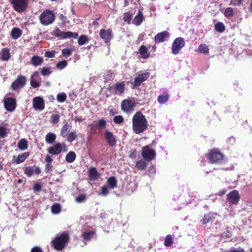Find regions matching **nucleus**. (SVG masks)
<instances>
[{
  "instance_id": "nucleus-1",
  "label": "nucleus",
  "mask_w": 252,
  "mask_h": 252,
  "mask_svg": "<svg viewBox=\"0 0 252 252\" xmlns=\"http://www.w3.org/2000/svg\"><path fill=\"white\" fill-rule=\"evenodd\" d=\"M132 130L136 134H140L148 128V122L142 112H137L132 117Z\"/></svg>"
},
{
  "instance_id": "nucleus-2",
  "label": "nucleus",
  "mask_w": 252,
  "mask_h": 252,
  "mask_svg": "<svg viewBox=\"0 0 252 252\" xmlns=\"http://www.w3.org/2000/svg\"><path fill=\"white\" fill-rule=\"evenodd\" d=\"M69 238L68 234L65 232L62 233L61 235L56 237L52 241V246L57 251L63 250L65 245L68 243Z\"/></svg>"
},
{
  "instance_id": "nucleus-3",
  "label": "nucleus",
  "mask_w": 252,
  "mask_h": 252,
  "mask_svg": "<svg viewBox=\"0 0 252 252\" xmlns=\"http://www.w3.org/2000/svg\"><path fill=\"white\" fill-rule=\"evenodd\" d=\"M51 34L56 37H59L61 39H65L70 38H76L78 34L77 32H63L59 28L54 30L52 32Z\"/></svg>"
},
{
  "instance_id": "nucleus-4",
  "label": "nucleus",
  "mask_w": 252,
  "mask_h": 252,
  "mask_svg": "<svg viewBox=\"0 0 252 252\" xmlns=\"http://www.w3.org/2000/svg\"><path fill=\"white\" fill-rule=\"evenodd\" d=\"M54 13L49 10L44 11L40 16V20L42 24L48 25L52 24L55 20Z\"/></svg>"
},
{
  "instance_id": "nucleus-5",
  "label": "nucleus",
  "mask_w": 252,
  "mask_h": 252,
  "mask_svg": "<svg viewBox=\"0 0 252 252\" xmlns=\"http://www.w3.org/2000/svg\"><path fill=\"white\" fill-rule=\"evenodd\" d=\"M29 0H11L13 9L19 13L25 11L28 5Z\"/></svg>"
},
{
  "instance_id": "nucleus-6",
  "label": "nucleus",
  "mask_w": 252,
  "mask_h": 252,
  "mask_svg": "<svg viewBox=\"0 0 252 252\" xmlns=\"http://www.w3.org/2000/svg\"><path fill=\"white\" fill-rule=\"evenodd\" d=\"M66 152L67 148L64 143H57L48 149V152L52 155H58L62 152Z\"/></svg>"
},
{
  "instance_id": "nucleus-7",
  "label": "nucleus",
  "mask_w": 252,
  "mask_h": 252,
  "mask_svg": "<svg viewBox=\"0 0 252 252\" xmlns=\"http://www.w3.org/2000/svg\"><path fill=\"white\" fill-rule=\"evenodd\" d=\"M208 158L212 163H220L223 158L222 154L217 150H213L208 154Z\"/></svg>"
},
{
  "instance_id": "nucleus-8",
  "label": "nucleus",
  "mask_w": 252,
  "mask_h": 252,
  "mask_svg": "<svg viewBox=\"0 0 252 252\" xmlns=\"http://www.w3.org/2000/svg\"><path fill=\"white\" fill-rule=\"evenodd\" d=\"M185 44V42L183 38H176L172 45V53L174 55H177Z\"/></svg>"
},
{
  "instance_id": "nucleus-9",
  "label": "nucleus",
  "mask_w": 252,
  "mask_h": 252,
  "mask_svg": "<svg viewBox=\"0 0 252 252\" xmlns=\"http://www.w3.org/2000/svg\"><path fill=\"white\" fill-rule=\"evenodd\" d=\"M141 154L143 158L148 161L154 159L156 155V152L149 146H145L143 148Z\"/></svg>"
},
{
  "instance_id": "nucleus-10",
  "label": "nucleus",
  "mask_w": 252,
  "mask_h": 252,
  "mask_svg": "<svg viewBox=\"0 0 252 252\" xmlns=\"http://www.w3.org/2000/svg\"><path fill=\"white\" fill-rule=\"evenodd\" d=\"M149 76V73L148 72L138 73L137 76L135 77L134 82L132 83L133 88L140 86L141 83L147 80Z\"/></svg>"
},
{
  "instance_id": "nucleus-11",
  "label": "nucleus",
  "mask_w": 252,
  "mask_h": 252,
  "mask_svg": "<svg viewBox=\"0 0 252 252\" xmlns=\"http://www.w3.org/2000/svg\"><path fill=\"white\" fill-rule=\"evenodd\" d=\"M5 109L9 112H13L16 108V102L14 98L7 97L4 100Z\"/></svg>"
},
{
  "instance_id": "nucleus-12",
  "label": "nucleus",
  "mask_w": 252,
  "mask_h": 252,
  "mask_svg": "<svg viewBox=\"0 0 252 252\" xmlns=\"http://www.w3.org/2000/svg\"><path fill=\"white\" fill-rule=\"evenodd\" d=\"M104 137L109 146L111 147H114L116 146V138L111 132L106 130L104 133Z\"/></svg>"
},
{
  "instance_id": "nucleus-13",
  "label": "nucleus",
  "mask_w": 252,
  "mask_h": 252,
  "mask_svg": "<svg viewBox=\"0 0 252 252\" xmlns=\"http://www.w3.org/2000/svg\"><path fill=\"white\" fill-rule=\"evenodd\" d=\"M110 90L115 94H122L125 90V84L124 82H118L114 85L110 87Z\"/></svg>"
},
{
  "instance_id": "nucleus-14",
  "label": "nucleus",
  "mask_w": 252,
  "mask_h": 252,
  "mask_svg": "<svg viewBox=\"0 0 252 252\" xmlns=\"http://www.w3.org/2000/svg\"><path fill=\"white\" fill-rule=\"evenodd\" d=\"M226 196L228 201L231 204H236L240 199L239 193L236 190H232Z\"/></svg>"
},
{
  "instance_id": "nucleus-15",
  "label": "nucleus",
  "mask_w": 252,
  "mask_h": 252,
  "mask_svg": "<svg viewBox=\"0 0 252 252\" xmlns=\"http://www.w3.org/2000/svg\"><path fill=\"white\" fill-rule=\"evenodd\" d=\"M99 36L105 43H108L112 39V30L101 29L99 31Z\"/></svg>"
},
{
  "instance_id": "nucleus-16",
  "label": "nucleus",
  "mask_w": 252,
  "mask_h": 252,
  "mask_svg": "<svg viewBox=\"0 0 252 252\" xmlns=\"http://www.w3.org/2000/svg\"><path fill=\"white\" fill-rule=\"evenodd\" d=\"M26 79L25 76H19L12 84L11 87L13 90H16L22 88L26 84Z\"/></svg>"
},
{
  "instance_id": "nucleus-17",
  "label": "nucleus",
  "mask_w": 252,
  "mask_h": 252,
  "mask_svg": "<svg viewBox=\"0 0 252 252\" xmlns=\"http://www.w3.org/2000/svg\"><path fill=\"white\" fill-rule=\"evenodd\" d=\"M135 104L131 100H124L121 103V108L123 111L129 112L133 111Z\"/></svg>"
},
{
  "instance_id": "nucleus-18",
  "label": "nucleus",
  "mask_w": 252,
  "mask_h": 252,
  "mask_svg": "<svg viewBox=\"0 0 252 252\" xmlns=\"http://www.w3.org/2000/svg\"><path fill=\"white\" fill-rule=\"evenodd\" d=\"M33 108L35 110L42 111L44 109V100L40 97H36L33 99Z\"/></svg>"
},
{
  "instance_id": "nucleus-19",
  "label": "nucleus",
  "mask_w": 252,
  "mask_h": 252,
  "mask_svg": "<svg viewBox=\"0 0 252 252\" xmlns=\"http://www.w3.org/2000/svg\"><path fill=\"white\" fill-rule=\"evenodd\" d=\"M41 78L39 76V73L37 71H35L31 76L30 84L34 88H38L40 86L39 81Z\"/></svg>"
},
{
  "instance_id": "nucleus-20",
  "label": "nucleus",
  "mask_w": 252,
  "mask_h": 252,
  "mask_svg": "<svg viewBox=\"0 0 252 252\" xmlns=\"http://www.w3.org/2000/svg\"><path fill=\"white\" fill-rule=\"evenodd\" d=\"M40 168L39 167L35 166H28L24 169V173L29 177H32L34 173L36 175H38L40 174Z\"/></svg>"
},
{
  "instance_id": "nucleus-21",
  "label": "nucleus",
  "mask_w": 252,
  "mask_h": 252,
  "mask_svg": "<svg viewBox=\"0 0 252 252\" xmlns=\"http://www.w3.org/2000/svg\"><path fill=\"white\" fill-rule=\"evenodd\" d=\"M169 33L167 31H163L158 33L155 36V41L156 43L162 42L165 40L166 38H169Z\"/></svg>"
},
{
  "instance_id": "nucleus-22",
  "label": "nucleus",
  "mask_w": 252,
  "mask_h": 252,
  "mask_svg": "<svg viewBox=\"0 0 252 252\" xmlns=\"http://www.w3.org/2000/svg\"><path fill=\"white\" fill-rule=\"evenodd\" d=\"M144 19V17L143 15L142 10H139L133 19L132 23L136 26H139L142 23Z\"/></svg>"
},
{
  "instance_id": "nucleus-23",
  "label": "nucleus",
  "mask_w": 252,
  "mask_h": 252,
  "mask_svg": "<svg viewBox=\"0 0 252 252\" xmlns=\"http://www.w3.org/2000/svg\"><path fill=\"white\" fill-rule=\"evenodd\" d=\"M169 98V94L167 91H166L163 94L158 96V101L159 104H163L168 100Z\"/></svg>"
},
{
  "instance_id": "nucleus-24",
  "label": "nucleus",
  "mask_w": 252,
  "mask_h": 252,
  "mask_svg": "<svg viewBox=\"0 0 252 252\" xmlns=\"http://www.w3.org/2000/svg\"><path fill=\"white\" fill-rule=\"evenodd\" d=\"M89 176L90 180H95L98 178L99 174L96 168L92 167L89 171Z\"/></svg>"
},
{
  "instance_id": "nucleus-25",
  "label": "nucleus",
  "mask_w": 252,
  "mask_h": 252,
  "mask_svg": "<svg viewBox=\"0 0 252 252\" xmlns=\"http://www.w3.org/2000/svg\"><path fill=\"white\" fill-rule=\"evenodd\" d=\"M22 34L21 30L18 28H14L12 29L10 35L13 39H17L19 38Z\"/></svg>"
},
{
  "instance_id": "nucleus-26",
  "label": "nucleus",
  "mask_w": 252,
  "mask_h": 252,
  "mask_svg": "<svg viewBox=\"0 0 252 252\" xmlns=\"http://www.w3.org/2000/svg\"><path fill=\"white\" fill-rule=\"evenodd\" d=\"M107 186L110 189H114L116 187L117 184V180L115 177H111L109 178L107 181Z\"/></svg>"
},
{
  "instance_id": "nucleus-27",
  "label": "nucleus",
  "mask_w": 252,
  "mask_h": 252,
  "mask_svg": "<svg viewBox=\"0 0 252 252\" xmlns=\"http://www.w3.org/2000/svg\"><path fill=\"white\" fill-rule=\"evenodd\" d=\"M56 139V134L51 132L48 133L45 136V141L46 143L50 144H53Z\"/></svg>"
},
{
  "instance_id": "nucleus-28",
  "label": "nucleus",
  "mask_w": 252,
  "mask_h": 252,
  "mask_svg": "<svg viewBox=\"0 0 252 252\" xmlns=\"http://www.w3.org/2000/svg\"><path fill=\"white\" fill-rule=\"evenodd\" d=\"M71 126L68 123H65L62 127L61 129V135L63 137H66L67 136L68 132L70 130Z\"/></svg>"
},
{
  "instance_id": "nucleus-29",
  "label": "nucleus",
  "mask_w": 252,
  "mask_h": 252,
  "mask_svg": "<svg viewBox=\"0 0 252 252\" xmlns=\"http://www.w3.org/2000/svg\"><path fill=\"white\" fill-rule=\"evenodd\" d=\"M29 156V154L28 152H25L21 155H19L15 160V162L17 164L22 163Z\"/></svg>"
},
{
  "instance_id": "nucleus-30",
  "label": "nucleus",
  "mask_w": 252,
  "mask_h": 252,
  "mask_svg": "<svg viewBox=\"0 0 252 252\" xmlns=\"http://www.w3.org/2000/svg\"><path fill=\"white\" fill-rule=\"evenodd\" d=\"M43 63V58L39 56H33L31 59V63L37 66L40 65Z\"/></svg>"
},
{
  "instance_id": "nucleus-31",
  "label": "nucleus",
  "mask_w": 252,
  "mask_h": 252,
  "mask_svg": "<svg viewBox=\"0 0 252 252\" xmlns=\"http://www.w3.org/2000/svg\"><path fill=\"white\" fill-rule=\"evenodd\" d=\"M139 51L141 58L143 59H146L149 56V53H148V49L145 46H141Z\"/></svg>"
},
{
  "instance_id": "nucleus-32",
  "label": "nucleus",
  "mask_w": 252,
  "mask_h": 252,
  "mask_svg": "<svg viewBox=\"0 0 252 252\" xmlns=\"http://www.w3.org/2000/svg\"><path fill=\"white\" fill-rule=\"evenodd\" d=\"M10 58L9 50L7 48H3L1 51V60L7 61Z\"/></svg>"
},
{
  "instance_id": "nucleus-33",
  "label": "nucleus",
  "mask_w": 252,
  "mask_h": 252,
  "mask_svg": "<svg viewBox=\"0 0 252 252\" xmlns=\"http://www.w3.org/2000/svg\"><path fill=\"white\" fill-rule=\"evenodd\" d=\"M76 154L73 151L69 152L65 156V160L68 163L73 162L76 159Z\"/></svg>"
},
{
  "instance_id": "nucleus-34",
  "label": "nucleus",
  "mask_w": 252,
  "mask_h": 252,
  "mask_svg": "<svg viewBox=\"0 0 252 252\" xmlns=\"http://www.w3.org/2000/svg\"><path fill=\"white\" fill-rule=\"evenodd\" d=\"M18 147L21 150H25L28 148V141L25 139H21L18 143Z\"/></svg>"
},
{
  "instance_id": "nucleus-35",
  "label": "nucleus",
  "mask_w": 252,
  "mask_h": 252,
  "mask_svg": "<svg viewBox=\"0 0 252 252\" xmlns=\"http://www.w3.org/2000/svg\"><path fill=\"white\" fill-rule=\"evenodd\" d=\"M74 50V47L73 46L69 48H64L62 50V53L63 57L67 58L71 56L72 52Z\"/></svg>"
},
{
  "instance_id": "nucleus-36",
  "label": "nucleus",
  "mask_w": 252,
  "mask_h": 252,
  "mask_svg": "<svg viewBox=\"0 0 252 252\" xmlns=\"http://www.w3.org/2000/svg\"><path fill=\"white\" fill-rule=\"evenodd\" d=\"M136 167L139 170H144L147 167V163L142 159L139 160L137 161L136 163Z\"/></svg>"
},
{
  "instance_id": "nucleus-37",
  "label": "nucleus",
  "mask_w": 252,
  "mask_h": 252,
  "mask_svg": "<svg viewBox=\"0 0 252 252\" xmlns=\"http://www.w3.org/2000/svg\"><path fill=\"white\" fill-rule=\"evenodd\" d=\"M94 235V231H86L83 233V237L84 240L89 241Z\"/></svg>"
},
{
  "instance_id": "nucleus-38",
  "label": "nucleus",
  "mask_w": 252,
  "mask_h": 252,
  "mask_svg": "<svg viewBox=\"0 0 252 252\" xmlns=\"http://www.w3.org/2000/svg\"><path fill=\"white\" fill-rule=\"evenodd\" d=\"M215 30L219 32H222L225 31V26L222 23L218 22L215 25Z\"/></svg>"
},
{
  "instance_id": "nucleus-39",
  "label": "nucleus",
  "mask_w": 252,
  "mask_h": 252,
  "mask_svg": "<svg viewBox=\"0 0 252 252\" xmlns=\"http://www.w3.org/2000/svg\"><path fill=\"white\" fill-rule=\"evenodd\" d=\"M89 41V38L87 35H82L80 36L78 39V43L80 46L84 45Z\"/></svg>"
},
{
  "instance_id": "nucleus-40",
  "label": "nucleus",
  "mask_w": 252,
  "mask_h": 252,
  "mask_svg": "<svg viewBox=\"0 0 252 252\" xmlns=\"http://www.w3.org/2000/svg\"><path fill=\"white\" fill-rule=\"evenodd\" d=\"M209 50L208 46L206 44H202L199 45L197 51L201 53L206 54L209 52Z\"/></svg>"
},
{
  "instance_id": "nucleus-41",
  "label": "nucleus",
  "mask_w": 252,
  "mask_h": 252,
  "mask_svg": "<svg viewBox=\"0 0 252 252\" xmlns=\"http://www.w3.org/2000/svg\"><path fill=\"white\" fill-rule=\"evenodd\" d=\"M173 244L172 237L171 235H167L164 240V245L166 247H170Z\"/></svg>"
},
{
  "instance_id": "nucleus-42",
  "label": "nucleus",
  "mask_w": 252,
  "mask_h": 252,
  "mask_svg": "<svg viewBox=\"0 0 252 252\" xmlns=\"http://www.w3.org/2000/svg\"><path fill=\"white\" fill-rule=\"evenodd\" d=\"M77 137L76 133L75 131H71L67 134V140L71 143L74 141Z\"/></svg>"
},
{
  "instance_id": "nucleus-43",
  "label": "nucleus",
  "mask_w": 252,
  "mask_h": 252,
  "mask_svg": "<svg viewBox=\"0 0 252 252\" xmlns=\"http://www.w3.org/2000/svg\"><path fill=\"white\" fill-rule=\"evenodd\" d=\"M226 17H231L234 15V10L232 7H227L225 9L224 13Z\"/></svg>"
},
{
  "instance_id": "nucleus-44",
  "label": "nucleus",
  "mask_w": 252,
  "mask_h": 252,
  "mask_svg": "<svg viewBox=\"0 0 252 252\" xmlns=\"http://www.w3.org/2000/svg\"><path fill=\"white\" fill-rule=\"evenodd\" d=\"M212 215L211 213L205 214L204 216L203 219L202 220V222L203 224L208 223L212 219Z\"/></svg>"
},
{
  "instance_id": "nucleus-45",
  "label": "nucleus",
  "mask_w": 252,
  "mask_h": 252,
  "mask_svg": "<svg viewBox=\"0 0 252 252\" xmlns=\"http://www.w3.org/2000/svg\"><path fill=\"white\" fill-rule=\"evenodd\" d=\"M109 189H110L107 186L104 185L102 186L100 189V194L103 196L107 195L109 193Z\"/></svg>"
},
{
  "instance_id": "nucleus-46",
  "label": "nucleus",
  "mask_w": 252,
  "mask_h": 252,
  "mask_svg": "<svg viewBox=\"0 0 252 252\" xmlns=\"http://www.w3.org/2000/svg\"><path fill=\"white\" fill-rule=\"evenodd\" d=\"M51 210L53 214H58L61 211V206L59 204H54L52 206Z\"/></svg>"
},
{
  "instance_id": "nucleus-47",
  "label": "nucleus",
  "mask_w": 252,
  "mask_h": 252,
  "mask_svg": "<svg viewBox=\"0 0 252 252\" xmlns=\"http://www.w3.org/2000/svg\"><path fill=\"white\" fill-rule=\"evenodd\" d=\"M57 100L60 102H63L66 99V95L64 93L59 94L57 96Z\"/></svg>"
},
{
  "instance_id": "nucleus-48",
  "label": "nucleus",
  "mask_w": 252,
  "mask_h": 252,
  "mask_svg": "<svg viewBox=\"0 0 252 252\" xmlns=\"http://www.w3.org/2000/svg\"><path fill=\"white\" fill-rule=\"evenodd\" d=\"M60 118V116L59 114H53L51 116V123L56 124L59 122Z\"/></svg>"
},
{
  "instance_id": "nucleus-49",
  "label": "nucleus",
  "mask_w": 252,
  "mask_h": 252,
  "mask_svg": "<svg viewBox=\"0 0 252 252\" xmlns=\"http://www.w3.org/2000/svg\"><path fill=\"white\" fill-rule=\"evenodd\" d=\"M106 122L104 119H100L96 125V126L99 129H103L105 127Z\"/></svg>"
},
{
  "instance_id": "nucleus-50",
  "label": "nucleus",
  "mask_w": 252,
  "mask_h": 252,
  "mask_svg": "<svg viewBox=\"0 0 252 252\" xmlns=\"http://www.w3.org/2000/svg\"><path fill=\"white\" fill-rule=\"evenodd\" d=\"M67 65V61L64 60L63 61H61L58 63L56 65V67L57 68L59 69H62L65 67H66Z\"/></svg>"
},
{
  "instance_id": "nucleus-51",
  "label": "nucleus",
  "mask_w": 252,
  "mask_h": 252,
  "mask_svg": "<svg viewBox=\"0 0 252 252\" xmlns=\"http://www.w3.org/2000/svg\"><path fill=\"white\" fill-rule=\"evenodd\" d=\"M226 252H245V251L243 248L239 247L238 248L232 247Z\"/></svg>"
},
{
  "instance_id": "nucleus-52",
  "label": "nucleus",
  "mask_w": 252,
  "mask_h": 252,
  "mask_svg": "<svg viewBox=\"0 0 252 252\" xmlns=\"http://www.w3.org/2000/svg\"><path fill=\"white\" fill-rule=\"evenodd\" d=\"M113 121L115 124H119L124 121V118L122 116L118 115L114 117Z\"/></svg>"
},
{
  "instance_id": "nucleus-53",
  "label": "nucleus",
  "mask_w": 252,
  "mask_h": 252,
  "mask_svg": "<svg viewBox=\"0 0 252 252\" xmlns=\"http://www.w3.org/2000/svg\"><path fill=\"white\" fill-rule=\"evenodd\" d=\"M50 68L43 67L41 70V74L43 76H47L51 73Z\"/></svg>"
},
{
  "instance_id": "nucleus-54",
  "label": "nucleus",
  "mask_w": 252,
  "mask_h": 252,
  "mask_svg": "<svg viewBox=\"0 0 252 252\" xmlns=\"http://www.w3.org/2000/svg\"><path fill=\"white\" fill-rule=\"evenodd\" d=\"M86 198V195L84 194L80 195L79 196L76 197L75 200L78 203H82Z\"/></svg>"
},
{
  "instance_id": "nucleus-55",
  "label": "nucleus",
  "mask_w": 252,
  "mask_h": 252,
  "mask_svg": "<svg viewBox=\"0 0 252 252\" xmlns=\"http://www.w3.org/2000/svg\"><path fill=\"white\" fill-rule=\"evenodd\" d=\"M6 129L4 127L0 126V138H4L6 136Z\"/></svg>"
},
{
  "instance_id": "nucleus-56",
  "label": "nucleus",
  "mask_w": 252,
  "mask_h": 252,
  "mask_svg": "<svg viewBox=\"0 0 252 252\" xmlns=\"http://www.w3.org/2000/svg\"><path fill=\"white\" fill-rule=\"evenodd\" d=\"M132 19V15L129 12H126L124 14L123 19L125 21L130 22Z\"/></svg>"
},
{
  "instance_id": "nucleus-57",
  "label": "nucleus",
  "mask_w": 252,
  "mask_h": 252,
  "mask_svg": "<svg viewBox=\"0 0 252 252\" xmlns=\"http://www.w3.org/2000/svg\"><path fill=\"white\" fill-rule=\"evenodd\" d=\"M243 1V0H232L230 2V4L236 6L241 5Z\"/></svg>"
},
{
  "instance_id": "nucleus-58",
  "label": "nucleus",
  "mask_w": 252,
  "mask_h": 252,
  "mask_svg": "<svg viewBox=\"0 0 252 252\" xmlns=\"http://www.w3.org/2000/svg\"><path fill=\"white\" fill-rule=\"evenodd\" d=\"M44 55H45V57H47V58H53L55 56V52L53 51H46V52H45Z\"/></svg>"
},
{
  "instance_id": "nucleus-59",
  "label": "nucleus",
  "mask_w": 252,
  "mask_h": 252,
  "mask_svg": "<svg viewBox=\"0 0 252 252\" xmlns=\"http://www.w3.org/2000/svg\"><path fill=\"white\" fill-rule=\"evenodd\" d=\"M31 252H43V251L40 247L36 246L32 249Z\"/></svg>"
},
{
  "instance_id": "nucleus-60",
  "label": "nucleus",
  "mask_w": 252,
  "mask_h": 252,
  "mask_svg": "<svg viewBox=\"0 0 252 252\" xmlns=\"http://www.w3.org/2000/svg\"><path fill=\"white\" fill-rule=\"evenodd\" d=\"M53 168V166L51 163H47L45 168V171L46 173L50 172Z\"/></svg>"
},
{
  "instance_id": "nucleus-61",
  "label": "nucleus",
  "mask_w": 252,
  "mask_h": 252,
  "mask_svg": "<svg viewBox=\"0 0 252 252\" xmlns=\"http://www.w3.org/2000/svg\"><path fill=\"white\" fill-rule=\"evenodd\" d=\"M33 189L36 192H39L41 190V186L38 184H36L33 186Z\"/></svg>"
},
{
  "instance_id": "nucleus-62",
  "label": "nucleus",
  "mask_w": 252,
  "mask_h": 252,
  "mask_svg": "<svg viewBox=\"0 0 252 252\" xmlns=\"http://www.w3.org/2000/svg\"><path fill=\"white\" fill-rule=\"evenodd\" d=\"M45 161L47 162V163H51L53 161V159L50 156L47 155L45 158Z\"/></svg>"
},
{
  "instance_id": "nucleus-63",
  "label": "nucleus",
  "mask_w": 252,
  "mask_h": 252,
  "mask_svg": "<svg viewBox=\"0 0 252 252\" xmlns=\"http://www.w3.org/2000/svg\"><path fill=\"white\" fill-rule=\"evenodd\" d=\"M225 193H226V190L222 189V190H220V191H219V192L218 193V194L219 195H220V196H221V195H223L224 194H225Z\"/></svg>"
},
{
  "instance_id": "nucleus-64",
  "label": "nucleus",
  "mask_w": 252,
  "mask_h": 252,
  "mask_svg": "<svg viewBox=\"0 0 252 252\" xmlns=\"http://www.w3.org/2000/svg\"><path fill=\"white\" fill-rule=\"evenodd\" d=\"M93 25L94 27L97 28L99 26V23L96 20H95L93 22Z\"/></svg>"
}]
</instances>
